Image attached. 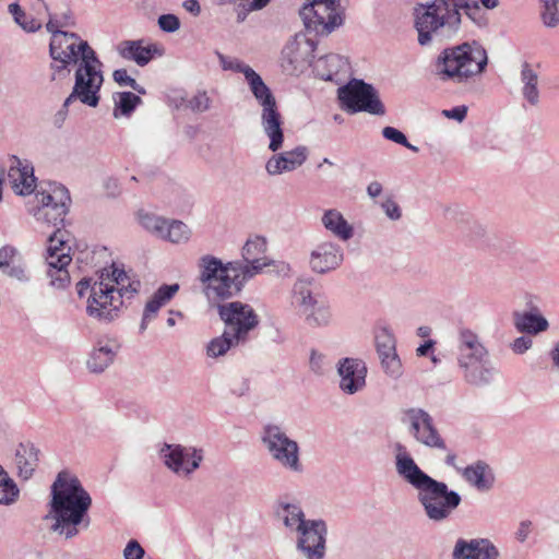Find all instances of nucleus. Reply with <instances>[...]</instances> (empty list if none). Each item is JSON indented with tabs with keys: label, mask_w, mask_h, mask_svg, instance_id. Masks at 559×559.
I'll return each instance as SVG.
<instances>
[{
	"label": "nucleus",
	"mask_w": 559,
	"mask_h": 559,
	"mask_svg": "<svg viewBox=\"0 0 559 559\" xmlns=\"http://www.w3.org/2000/svg\"><path fill=\"white\" fill-rule=\"evenodd\" d=\"M542 19L546 26L555 27L559 24V0H542Z\"/></svg>",
	"instance_id": "obj_46"
},
{
	"label": "nucleus",
	"mask_w": 559,
	"mask_h": 559,
	"mask_svg": "<svg viewBox=\"0 0 559 559\" xmlns=\"http://www.w3.org/2000/svg\"><path fill=\"white\" fill-rule=\"evenodd\" d=\"M442 115L445 118L454 119L459 122H462L466 118L467 107L465 105H461V106L453 107L451 109H444L442 111Z\"/></svg>",
	"instance_id": "obj_57"
},
{
	"label": "nucleus",
	"mask_w": 559,
	"mask_h": 559,
	"mask_svg": "<svg viewBox=\"0 0 559 559\" xmlns=\"http://www.w3.org/2000/svg\"><path fill=\"white\" fill-rule=\"evenodd\" d=\"M39 451L32 443H20L15 450L14 464L17 475L27 480L32 478L38 465Z\"/></svg>",
	"instance_id": "obj_33"
},
{
	"label": "nucleus",
	"mask_w": 559,
	"mask_h": 559,
	"mask_svg": "<svg viewBox=\"0 0 559 559\" xmlns=\"http://www.w3.org/2000/svg\"><path fill=\"white\" fill-rule=\"evenodd\" d=\"M488 357L489 350L475 332L469 329L460 330L456 357L459 369Z\"/></svg>",
	"instance_id": "obj_23"
},
{
	"label": "nucleus",
	"mask_w": 559,
	"mask_h": 559,
	"mask_svg": "<svg viewBox=\"0 0 559 559\" xmlns=\"http://www.w3.org/2000/svg\"><path fill=\"white\" fill-rule=\"evenodd\" d=\"M7 180L14 193L19 195L32 194L36 188L32 163L16 156L9 157Z\"/></svg>",
	"instance_id": "obj_21"
},
{
	"label": "nucleus",
	"mask_w": 559,
	"mask_h": 559,
	"mask_svg": "<svg viewBox=\"0 0 559 559\" xmlns=\"http://www.w3.org/2000/svg\"><path fill=\"white\" fill-rule=\"evenodd\" d=\"M64 234L66 231L58 229L48 238L45 257L49 284L56 289H64L70 284L68 266L72 261L71 248L64 239Z\"/></svg>",
	"instance_id": "obj_15"
},
{
	"label": "nucleus",
	"mask_w": 559,
	"mask_h": 559,
	"mask_svg": "<svg viewBox=\"0 0 559 559\" xmlns=\"http://www.w3.org/2000/svg\"><path fill=\"white\" fill-rule=\"evenodd\" d=\"M487 64V51L473 41L444 48L437 57L435 70L442 82L467 84L480 76Z\"/></svg>",
	"instance_id": "obj_5"
},
{
	"label": "nucleus",
	"mask_w": 559,
	"mask_h": 559,
	"mask_svg": "<svg viewBox=\"0 0 559 559\" xmlns=\"http://www.w3.org/2000/svg\"><path fill=\"white\" fill-rule=\"evenodd\" d=\"M367 193L370 198L374 199L382 193V185L378 181H372L367 187Z\"/></svg>",
	"instance_id": "obj_61"
},
{
	"label": "nucleus",
	"mask_w": 559,
	"mask_h": 559,
	"mask_svg": "<svg viewBox=\"0 0 559 559\" xmlns=\"http://www.w3.org/2000/svg\"><path fill=\"white\" fill-rule=\"evenodd\" d=\"M17 260H21L19 250L10 245L0 248V270L3 272Z\"/></svg>",
	"instance_id": "obj_48"
},
{
	"label": "nucleus",
	"mask_w": 559,
	"mask_h": 559,
	"mask_svg": "<svg viewBox=\"0 0 559 559\" xmlns=\"http://www.w3.org/2000/svg\"><path fill=\"white\" fill-rule=\"evenodd\" d=\"M261 441L272 460L280 466L290 472H302L298 443L290 439L281 427L275 425L265 426L261 435Z\"/></svg>",
	"instance_id": "obj_12"
},
{
	"label": "nucleus",
	"mask_w": 559,
	"mask_h": 559,
	"mask_svg": "<svg viewBox=\"0 0 559 559\" xmlns=\"http://www.w3.org/2000/svg\"><path fill=\"white\" fill-rule=\"evenodd\" d=\"M217 57L223 70L242 73L245 80L254 71L249 64L242 62L238 58L227 57L223 53H217Z\"/></svg>",
	"instance_id": "obj_45"
},
{
	"label": "nucleus",
	"mask_w": 559,
	"mask_h": 559,
	"mask_svg": "<svg viewBox=\"0 0 559 559\" xmlns=\"http://www.w3.org/2000/svg\"><path fill=\"white\" fill-rule=\"evenodd\" d=\"M532 345H533L532 338H530L527 336H520V337H516L512 342L511 349L513 350V353H515L518 355H522L525 352H527L532 347Z\"/></svg>",
	"instance_id": "obj_56"
},
{
	"label": "nucleus",
	"mask_w": 559,
	"mask_h": 559,
	"mask_svg": "<svg viewBox=\"0 0 559 559\" xmlns=\"http://www.w3.org/2000/svg\"><path fill=\"white\" fill-rule=\"evenodd\" d=\"M266 249L265 237L251 235L241 248L242 259L235 260V262H238L243 271L249 270L251 278L262 273L287 275L289 272L288 264L264 257Z\"/></svg>",
	"instance_id": "obj_13"
},
{
	"label": "nucleus",
	"mask_w": 559,
	"mask_h": 559,
	"mask_svg": "<svg viewBox=\"0 0 559 559\" xmlns=\"http://www.w3.org/2000/svg\"><path fill=\"white\" fill-rule=\"evenodd\" d=\"M321 223L324 228L341 241H348L354 236V226L335 209L324 211Z\"/></svg>",
	"instance_id": "obj_35"
},
{
	"label": "nucleus",
	"mask_w": 559,
	"mask_h": 559,
	"mask_svg": "<svg viewBox=\"0 0 559 559\" xmlns=\"http://www.w3.org/2000/svg\"><path fill=\"white\" fill-rule=\"evenodd\" d=\"M474 0H429L414 9L415 27L420 46L429 45L435 37H454L462 23L461 10L466 13L476 8Z\"/></svg>",
	"instance_id": "obj_4"
},
{
	"label": "nucleus",
	"mask_w": 559,
	"mask_h": 559,
	"mask_svg": "<svg viewBox=\"0 0 559 559\" xmlns=\"http://www.w3.org/2000/svg\"><path fill=\"white\" fill-rule=\"evenodd\" d=\"M218 314L229 332L236 340L245 342L250 331L259 324V317L253 308L241 301H231L218 305Z\"/></svg>",
	"instance_id": "obj_18"
},
{
	"label": "nucleus",
	"mask_w": 559,
	"mask_h": 559,
	"mask_svg": "<svg viewBox=\"0 0 559 559\" xmlns=\"http://www.w3.org/2000/svg\"><path fill=\"white\" fill-rule=\"evenodd\" d=\"M119 349L120 343L117 338L109 336L100 337L87 359L88 370L94 373H100L106 370L114 362Z\"/></svg>",
	"instance_id": "obj_26"
},
{
	"label": "nucleus",
	"mask_w": 559,
	"mask_h": 559,
	"mask_svg": "<svg viewBox=\"0 0 559 559\" xmlns=\"http://www.w3.org/2000/svg\"><path fill=\"white\" fill-rule=\"evenodd\" d=\"M345 11L342 0H317V36H329L343 26Z\"/></svg>",
	"instance_id": "obj_22"
},
{
	"label": "nucleus",
	"mask_w": 559,
	"mask_h": 559,
	"mask_svg": "<svg viewBox=\"0 0 559 559\" xmlns=\"http://www.w3.org/2000/svg\"><path fill=\"white\" fill-rule=\"evenodd\" d=\"M157 453L164 466L180 478H190L204 459L202 449L179 443H163Z\"/></svg>",
	"instance_id": "obj_16"
},
{
	"label": "nucleus",
	"mask_w": 559,
	"mask_h": 559,
	"mask_svg": "<svg viewBox=\"0 0 559 559\" xmlns=\"http://www.w3.org/2000/svg\"><path fill=\"white\" fill-rule=\"evenodd\" d=\"M393 454L397 475L417 491L426 516L436 523L450 519L462 501L461 496L420 469L405 444L396 442Z\"/></svg>",
	"instance_id": "obj_2"
},
{
	"label": "nucleus",
	"mask_w": 559,
	"mask_h": 559,
	"mask_svg": "<svg viewBox=\"0 0 559 559\" xmlns=\"http://www.w3.org/2000/svg\"><path fill=\"white\" fill-rule=\"evenodd\" d=\"M20 498V489L15 480L0 464V506H12Z\"/></svg>",
	"instance_id": "obj_42"
},
{
	"label": "nucleus",
	"mask_w": 559,
	"mask_h": 559,
	"mask_svg": "<svg viewBox=\"0 0 559 559\" xmlns=\"http://www.w3.org/2000/svg\"><path fill=\"white\" fill-rule=\"evenodd\" d=\"M139 224L151 235L164 239L169 218L156 215L151 212L140 211L138 213Z\"/></svg>",
	"instance_id": "obj_40"
},
{
	"label": "nucleus",
	"mask_w": 559,
	"mask_h": 559,
	"mask_svg": "<svg viewBox=\"0 0 559 559\" xmlns=\"http://www.w3.org/2000/svg\"><path fill=\"white\" fill-rule=\"evenodd\" d=\"M549 357L556 368L559 369V342L554 345L549 352Z\"/></svg>",
	"instance_id": "obj_63"
},
{
	"label": "nucleus",
	"mask_w": 559,
	"mask_h": 559,
	"mask_svg": "<svg viewBox=\"0 0 559 559\" xmlns=\"http://www.w3.org/2000/svg\"><path fill=\"white\" fill-rule=\"evenodd\" d=\"M308 155L309 152L305 146H297L292 151L274 154L266 160L265 171L270 176L294 171L306 162Z\"/></svg>",
	"instance_id": "obj_27"
},
{
	"label": "nucleus",
	"mask_w": 559,
	"mask_h": 559,
	"mask_svg": "<svg viewBox=\"0 0 559 559\" xmlns=\"http://www.w3.org/2000/svg\"><path fill=\"white\" fill-rule=\"evenodd\" d=\"M402 423L409 435L420 444L432 449L445 450V441L437 429L433 418L423 408H408L403 412Z\"/></svg>",
	"instance_id": "obj_19"
},
{
	"label": "nucleus",
	"mask_w": 559,
	"mask_h": 559,
	"mask_svg": "<svg viewBox=\"0 0 559 559\" xmlns=\"http://www.w3.org/2000/svg\"><path fill=\"white\" fill-rule=\"evenodd\" d=\"M158 26L167 33H174L179 29L180 21L174 14H163L158 17Z\"/></svg>",
	"instance_id": "obj_54"
},
{
	"label": "nucleus",
	"mask_w": 559,
	"mask_h": 559,
	"mask_svg": "<svg viewBox=\"0 0 559 559\" xmlns=\"http://www.w3.org/2000/svg\"><path fill=\"white\" fill-rule=\"evenodd\" d=\"M432 346H433V341L429 340V341L425 342L424 344H421L416 349V353H417L418 356H425L432 348Z\"/></svg>",
	"instance_id": "obj_64"
},
{
	"label": "nucleus",
	"mask_w": 559,
	"mask_h": 559,
	"mask_svg": "<svg viewBox=\"0 0 559 559\" xmlns=\"http://www.w3.org/2000/svg\"><path fill=\"white\" fill-rule=\"evenodd\" d=\"M343 261V250L334 242H323L317 249V273L335 270Z\"/></svg>",
	"instance_id": "obj_36"
},
{
	"label": "nucleus",
	"mask_w": 559,
	"mask_h": 559,
	"mask_svg": "<svg viewBox=\"0 0 559 559\" xmlns=\"http://www.w3.org/2000/svg\"><path fill=\"white\" fill-rule=\"evenodd\" d=\"M465 480L479 491L489 490L495 481L491 468L484 462H477L463 471Z\"/></svg>",
	"instance_id": "obj_37"
},
{
	"label": "nucleus",
	"mask_w": 559,
	"mask_h": 559,
	"mask_svg": "<svg viewBox=\"0 0 559 559\" xmlns=\"http://www.w3.org/2000/svg\"><path fill=\"white\" fill-rule=\"evenodd\" d=\"M377 352L383 371L393 379H399L403 373L401 359L396 353L394 336L388 331L377 335Z\"/></svg>",
	"instance_id": "obj_25"
},
{
	"label": "nucleus",
	"mask_w": 559,
	"mask_h": 559,
	"mask_svg": "<svg viewBox=\"0 0 559 559\" xmlns=\"http://www.w3.org/2000/svg\"><path fill=\"white\" fill-rule=\"evenodd\" d=\"M348 69V62L340 55L330 53L317 59V78L331 81L338 84L342 81L340 76Z\"/></svg>",
	"instance_id": "obj_32"
},
{
	"label": "nucleus",
	"mask_w": 559,
	"mask_h": 559,
	"mask_svg": "<svg viewBox=\"0 0 559 559\" xmlns=\"http://www.w3.org/2000/svg\"><path fill=\"white\" fill-rule=\"evenodd\" d=\"M3 273L22 283H26L31 278L26 265L22 263L21 260L13 263L9 269L3 271Z\"/></svg>",
	"instance_id": "obj_51"
},
{
	"label": "nucleus",
	"mask_w": 559,
	"mask_h": 559,
	"mask_svg": "<svg viewBox=\"0 0 559 559\" xmlns=\"http://www.w3.org/2000/svg\"><path fill=\"white\" fill-rule=\"evenodd\" d=\"M102 62L97 56L83 60L74 72V85L71 93L64 99L59 115L64 116L74 103H80L91 108H96L100 100V88L104 83Z\"/></svg>",
	"instance_id": "obj_9"
},
{
	"label": "nucleus",
	"mask_w": 559,
	"mask_h": 559,
	"mask_svg": "<svg viewBox=\"0 0 559 559\" xmlns=\"http://www.w3.org/2000/svg\"><path fill=\"white\" fill-rule=\"evenodd\" d=\"M198 280L202 293L210 301L229 299L241 292L245 284L252 280L250 271H243L238 262H223L205 254L200 258Z\"/></svg>",
	"instance_id": "obj_6"
},
{
	"label": "nucleus",
	"mask_w": 559,
	"mask_h": 559,
	"mask_svg": "<svg viewBox=\"0 0 559 559\" xmlns=\"http://www.w3.org/2000/svg\"><path fill=\"white\" fill-rule=\"evenodd\" d=\"M139 288L140 282L132 280L116 264L104 269L97 280L83 278L76 285L80 297L88 294L87 316L104 322L115 320L123 306V299L132 298Z\"/></svg>",
	"instance_id": "obj_3"
},
{
	"label": "nucleus",
	"mask_w": 559,
	"mask_h": 559,
	"mask_svg": "<svg viewBox=\"0 0 559 559\" xmlns=\"http://www.w3.org/2000/svg\"><path fill=\"white\" fill-rule=\"evenodd\" d=\"M521 95L531 107H537L540 103L539 74L528 62L521 66L520 72Z\"/></svg>",
	"instance_id": "obj_31"
},
{
	"label": "nucleus",
	"mask_w": 559,
	"mask_h": 559,
	"mask_svg": "<svg viewBox=\"0 0 559 559\" xmlns=\"http://www.w3.org/2000/svg\"><path fill=\"white\" fill-rule=\"evenodd\" d=\"M92 503V497L80 479L68 471H61L50 486L44 520L50 523L52 533L66 540L73 539L91 527Z\"/></svg>",
	"instance_id": "obj_1"
},
{
	"label": "nucleus",
	"mask_w": 559,
	"mask_h": 559,
	"mask_svg": "<svg viewBox=\"0 0 559 559\" xmlns=\"http://www.w3.org/2000/svg\"><path fill=\"white\" fill-rule=\"evenodd\" d=\"M333 314L331 307L328 302H317V325H329L332 321Z\"/></svg>",
	"instance_id": "obj_55"
},
{
	"label": "nucleus",
	"mask_w": 559,
	"mask_h": 559,
	"mask_svg": "<svg viewBox=\"0 0 559 559\" xmlns=\"http://www.w3.org/2000/svg\"><path fill=\"white\" fill-rule=\"evenodd\" d=\"M115 103L114 117H130L134 109L142 103L140 96L131 92H117L112 95Z\"/></svg>",
	"instance_id": "obj_41"
},
{
	"label": "nucleus",
	"mask_w": 559,
	"mask_h": 559,
	"mask_svg": "<svg viewBox=\"0 0 559 559\" xmlns=\"http://www.w3.org/2000/svg\"><path fill=\"white\" fill-rule=\"evenodd\" d=\"M532 522L528 520L522 521L515 533L516 539L521 543L525 542L532 532Z\"/></svg>",
	"instance_id": "obj_59"
},
{
	"label": "nucleus",
	"mask_w": 559,
	"mask_h": 559,
	"mask_svg": "<svg viewBox=\"0 0 559 559\" xmlns=\"http://www.w3.org/2000/svg\"><path fill=\"white\" fill-rule=\"evenodd\" d=\"M179 289L180 285L178 283L163 284L156 289L144 307L140 324L141 332L147 329V325L156 318L158 311L171 301Z\"/></svg>",
	"instance_id": "obj_29"
},
{
	"label": "nucleus",
	"mask_w": 559,
	"mask_h": 559,
	"mask_svg": "<svg viewBox=\"0 0 559 559\" xmlns=\"http://www.w3.org/2000/svg\"><path fill=\"white\" fill-rule=\"evenodd\" d=\"M498 548L487 538L464 539L455 542L452 559H499Z\"/></svg>",
	"instance_id": "obj_24"
},
{
	"label": "nucleus",
	"mask_w": 559,
	"mask_h": 559,
	"mask_svg": "<svg viewBox=\"0 0 559 559\" xmlns=\"http://www.w3.org/2000/svg\"><path fill=\"white\" fill-rule=\"evenodd\" d=\"M49 53L52 59L50 66L52 74L51 80H62L70 74L68 67L74 64L79 67L83 60L92 59L96 56L88 43L82 39L75 33H57L51 37L49 44Z\"/></svg>",
	"instance_id": "obj_8"
},
{
	"label": "nucleus",
	"mask_w": 559,
	"mask_h": 559,
	"mask_svg": "<svg viewBox=\"0 0 559 559\" xmlns=\"http://www.w3.org/2000/svg\"><path fill=\"white\" fill-rule=\"evenodd\" d=\"M382 135L384 139L405 146L414 153L418 152V147L411 144L405 134L394 127H384L382 129Z\"/></svg>",
	"instance_id": "obj_47"
},
{
	"label": "nucleus",
	"mask_w": 559,
	"mask_h": 559,
	"mask_svg": "<svg viewBox=\"0 0 559 559\" xmlns=\"http://www.w3.org/2000/svg\"><path fill=\"white\" fill-rule=\"evenodd\" d=\"M191 235L192 231L187 224L178 219H169L163 240L174 245H181L187 243Z\"/></svg>",
	"instance_id": "obj_43"
},
{
	"label": "nucleus",
	"mask_w": 559,
	"mask_h": 559,
	"mask_svg": "<svg viewBox=\"0 0 559 559\" xmlns=\"http://www.w3.org/2000/svg\"><path fill=\"white\" fill-rule=\"evenodd\" d=\"M183 8L188 12L192 13L194 16L199 15L201 12V7H200L198 0H186L183 2Z\"/></svg>",
	"instance_id": "obj_62"
},
{
	"label": "nucleus",
	"mask_w": 559,
	"mask_h": 559,
	"mask_svg": "<svg viewBox=\"0 0 559 559\" xmlns=\"http://www.w3.org/2000/svg\"><path fill=\"white\" fill-rule=\"evenodd\" d=\"M68 25L70 24L67 22L58 24L50 17L48 23L46 24V29L51 34V37H55L57 33H66L64 31L59 29V26L63 27Z\"/></svg>",
	"instance_id": "obj_60"
},
{
	"label": "nucleus",
	"mask_w": 559,
	"mask_h": 559,
	"mask_svg": "<svg viewBox=\"0 0 559 559\" xmlns=\"http://www.w3.org/2000/svg\"><path fill=\"white\" fill-rule=\"evenodd\" d=\"M240 343L229 332L224 331L222 335L213 337L205 345L207 358L217 359L225 356L229 349Z\"/></svg>",
	"instance_id": "obj_39"
},
{
	"label": "nucleus",
	"mask_w": 559,
	"mask_h": 559,
	"mask_svg": "<svg viewBox=\"0 0 559 559\" xmlns=\"http://www.w3.org/2000/svg\"><path fill=\"white\" fill-rule=\"evenodd\" d=\"M460 370L462 372L463 379L467 383L475 386H484L490 384L498 372L490 362V356L486 359L471 362L467 366L460 368Z\"/></svg>",
	"instance_id": "obj_30"
},
{
	"label": "nucleus",
	"mask_w": 559,
	"mask_h": 559,
	"mask_svg": "<svg viewBox=\"0 0 559 559\" xmlns=\"http://www.w3.org/2000/svg\"><path fill=\"white\" fill-rule=\"evenodd\" d=\"M35 201L36 206L29 212L36 221L57 226L63 222L71 198L64 186L51 183L47 189L36 193Z\"/></svg>",
	"instance_id": "obj_14"
},
{
	"label": "nucleus",
	"mask_w": 559,
	"mask_h": 559,
	"mask_svg": "<svg viewBox=\"0 0 559 559\" xmlns=\"http://www.w3.org/2000/svg\"><path fill=\"white\" fill-rule=\"evenodd\" d=\"M299 15L305 31L295 35L294 39L286 46L285 53L292 63L311 66L314 60V0H307Z\"/></svg>",
	"instance_id": "obj_17"
},
{
	"label": "nucleus",
	"mask_w": 559,
	"mask_h": 559,
	"mask_svg": "<svg viewBox=\"0 0 559 559\" xmlns=\"http://www.w3.org/2000/svg\"><path fill=\"white\" fill-rule=\"evenodd\" d=\"M514 326L522 333L538 334L546 331L549 323L547 319L538 312H516L514 314Z\"/></svg>",
	"instance_id": "obj_38"
},
{
	"label": "nucleus",
	"mask_w": 559,
	"mask_h": 559,
	"mask_svg": "<svg viewBox=\"0 0 559 559\" xmlns=\"http://www.w3.org/2000/svg\"><path fill=\"white\" fill-rule=\"evenodd\" d=\"M337 99L341 109L350 115L368 112L383 116L385 114L384 105L379 98L377 90L360 79H352L346 84L340 86Z\"/></svg>",
	"instance_id": "obj_10"
},
{
	"label": "nucleus",
	"mask_w": 559,
	"mask_h": 559,
	"mask_svg": "<svg viewBox=\"0 0 559 559\" xmlns=\"http://www.w3.org/2000/svg\"><path fill=\"white\" fill-rule=\"evenodd\" d=\"M8 10L13 16L14 22L25 32L34 33L41 27V22L36 17L28 16L19 3L9 4Z\"/></svg>",
	"instance_id": "obj_44"
},
{
	"label": "nucleus",
	"mask_w": 559,
	"mask_h": 559,
	"mask_svg": "<svg viewBox=\"0 0 559 559\" xmlns=\"http://www.w3.org/2000/svg\"><path fill=\"white\" fill-rule=\"evenodd\" d=\"M340 390L354 395L366 388L367 366L358 358H343L338 361Z\"/></svg>",
	"instance_id": "obj_20"
},
{
	"label": "nucleus",
	"mask_w": 559,
	"mask_h": 559,
	"mask_svg": "<svg viewBox=\"0 0 559 559\" xmlns=\"http://www.w3.org/2000/svg\"><path fill=\"white\" fill-rule=\"evenodd\" d=\"M275 516L286 528L296 533V549L307 559H314V520L305 519L298 504L278 501Z\"/></svg>",
	"instance_id": "obj_11"
},
{
	"label": "nucleus",
	"mask_w": 559,
	"mask_h": 559,
	"mask_svg": "<svg viewBox=\"0 0 559 559\" xmlns=\"http://www.w3.org/2000/svg\"><path fill=\"white\" fill-rule=\"evenodd\" d=\"M145 555V549L136 539H130L122 550L123 559H144Z\"/></svg>",
	"instance_id": "obj_52"
},
{
	"label": "nucleus",
	"mask_w": 559,
	"mask_h": 559,
	"mask_svg": "<svg viewBox=\"0 0 559 559\" xmlns=\"http://www.w3.org/2000/svg\"><path fill=\"white\" fill-rule=\"evenodd\" d=\"M154 45L144 46L142 40H123L117 46L119 56L140 67L146 66L153 58Z\"/></svg>",
	"instance_id": "obj_34"
},
{
	"label": "nucleus",
	"mask_w": 559,
	"mask_h": 559,
	"mask_svg": "<svg viewBox=\"0 0 559 559\" xmlns=\"http://www.w3.org/2000/svg\"><path fill=\"white\" fill-rule=\"evenodd\" d=\"M314 285L311 277H299L292 289L290 306L294 311L306 319L314 314Z\"/></svg>",
	"instance_id": "obj_28"
},
{
	"label": "nucleus",
	"mask_w": 559,
	"mask_h": 559,
	"mask_svg": "<svg viewBox=\"0 0 559 559\" xmlns=\"http://www.w3.org/2000/svg\"><path fill=\"white\" fill-rule=\"evenodd\" d=\"M328 527L325 522L317 520V559H322L325 555V540Z\"/></svg>",
	"instance_id": "obj_53"
},
{
	"label": "nucleus",
	"mask_w": 559,
	"mask_h": 559,
	"mask_svg": "<svg viewBox=\"0 0 559 559\" xmlns=\"http://www.w3.org/2000/svg\"><path fill=\"white\" fill-rule=\"evenodd\" d=\"M211 103L206 92L201 91L189 99L188 106L194 112H204L210 109Z\"/></svg>",
	"instance_id": "obj_50"
},
{
	"label": "nucleus",
	"mask_w": 559,
	"mask_h": 559,
	"mask_svg": "<svg viewBox=\"0 0 559 559\" xmlns=\"http://www.w3.org/2000/svg\"><path fill=\"white\" fill-rule=\"evenodd\" d=\"M381 206L390 219L396 221L401 217V209L395 201L388 199Z\"/></svg>",
	"instance_id": "obj_58"
},
{
	"label": "nucleus",
	"mask_w": 559,
	"mask_h": 559,
	"mask_svg": "<svg viewBox=\"0 0 559 559\" xmlns=\"http://www.w3.org/2000/svg\"><path fill=\"white\" fill-rule=\"evenodd\" d=\"M112 78L115 82H117L121 86H130L132 90L138 92L139 94H145V90L143 86L136 83L134 79H132L126 69L115 70L112 73Z\"/></svg>",
	"instance_id": "obj_49"
},
{
	"label": "nucleus",
	"mask_w": 559,
	"mask_h": 559,
	"mask_svg": "<svg viewBox=\"0 0 559 559\" xmlns=\"http://www.w3.org/2000/svg\"><path fill=\"white\" fill-rule=\"evenodd\" d=\"M246 82L261 106V127L270 140L267 147L275 153L282 148L284 143L283 120L275 96L255 71L246 79Z\"/></svg>",
	"instance_id": "obj_7"
}]
</instances>
